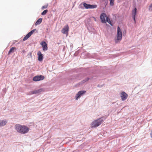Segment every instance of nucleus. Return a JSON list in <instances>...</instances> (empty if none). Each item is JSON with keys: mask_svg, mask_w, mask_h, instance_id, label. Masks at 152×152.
<instances>
[{"mask_svg": "<svg viewBox=\"0 0 152 152\" xmlns=\"http://www.w3.org/2000/svg\"><path fill=\"white\" fill-rule=\"evenodd\" d=\"M106 20L107 22L109 23L111 25H112V24L111 23V21H110V18H109L108 17H107L106 18Z\"/></svg>", "mask_w": 152, "mask_h": 152, "instance_id": "nucleus-18", "label": "nucleus"}, {"mask_svg": "<svg viewBox=\"0 0 152 152\" xmlns=\"http://www.w3.org/2000/svg\"><path fill=\"white\" fill-rule=\"evenodd\" d=\"M103 122V120L101 118L95 120L91 123V127L92 128L96 127L101 125Z\"/></svg>", "mask_w": 152, "mask_h": 152, "instance_id": "nucleus-2", "label": "nucleus"}, {"mask_svg": "<svg viewBox=\"0 0 152 152\" xmlns=\"http://www.w3.org/2000/svg\"><path fill=\"white\" fill-rule=\"evenodd\" d=\"M86 91H79L76 94V100H77L79 98H80V96L83 95V94L86 93Z\"/></svg>", "mask_w": 152, "mask_h": 152, "instance_id": "nucleus-11", "label": "nucleus"}, {"mask_svg": "<svg viewBox=\"0 0 152 152\" xmlns=\"http://www.w3.org/2000/svg\"><path fill=\"white\" fill-rule=\"evenodd\" d=\"M23 52H25V50H23Z\"/></svg>", "mask_w": 152, "mask_h": 152, "instance_id": "nucleus-24", "label": "nucleus"}, {"mask_svg": "<svg viewBox=\"0 0 152 152\" xmlns=\"http://www.w3.org/2000/svg\"><path fill=\"white\" fill-rule=\"evenodd\" d=\"M15 129L17 132L21 134H25L27 133L29 130L27 126L19 124H16L15 126Z\"/></svg>", "mask_w": 152, "mask_h": 152, "instance_id": "nucleus-1", "label": "nucleus"}, {"mask_svg": "<svg viewBox=\"0 0 152 152\" xmlns=\"http://www.w3.org/2000/svg\"><path fill=\"white\" fill-rule=\"evenodd\" d=\"M83 5L85 8L86 9H94L96 8L97 7V5H91L89 4H87L86 3H84Z\"/></svg>", "mask_w": 152, "mask_h": 152, "instance_id": "nucleus-5", "label": "nucleus"}, {"mask_svg": "<svg viewBox=\"0 0 152 152\" xmlns=\"http://www.w3.org/2000/svg\"><path fill=\"white\" fill-rule=\"evenodd\" d=\"M7 122V121L6 120H3L0 122V126H4L6 124Z\"/></svg>", "mask_w": 152, "mask_h": 152, "instance_id": "nucleus-15", "label": "nucleus"}, {"mask_svg": "<svg viewBox=\"0 0 152 152\" xmlns=\"http://www.w3.org/2000/svg\"><path fill=\"white\" fill-rule=\"evenodd\" d=\"M69 31V26L66 25L64 26L61 30V32L64 34H67Z\"/></svg>", "mask_w": 152, "mask_h": 152, "instance_id": "nucleus-9", "label": "nucleus"}, {"mask_svg": "<svg viewBox=\"0 0 152 152\" xmlns=\"http://www.w3.org/2000/svg\"><path fill=\"white\" fill-rule=\"evenodd\" d=\"M44 91V90L42 88H41L38 90H33L29 92V94H39L42 92Z\"/></svg>", "mask_w": 152, "mask_h": 152, "instance_id": "nucleus-8", "label": "nucleus"}, {"mask_svg": "<svg viewBox=\"0 0 152 152\" xmlns=\"http://www.w3.org/2000/svg\"><path fill=\"white\" fill-rule=\"evenodd\" d=\"M40 44L42 46L43 50L44 51H45L48 50L47 44L45 42H41Z\"/></svg>", "mask_w": 152, "mask_h": 152, "instance_id": "nucleus-12", "label": "nucleus"}, {"mask_svg": "<svg viewBox=\"0 0 152 152\" xmlns=\"http://www.w3.org/2000/svg\"><path fill=\"white\" fill-rule=\"evenodd\" d=\"M89 79V78H87L86 80V81H84V82H83V83H84L86 81H87Z\"/></svg>", "mask_w": 152, "mask_h": 152, "instance_id": "nucleus-22", "label": "nucleus"}, {"mask_svg": "<svg viewBox=\"0 0 152 152\" xmlns=\"http://www.w3.org/2000/svg\"><path fill=\"white\" fill-rule=\"evenodd\" d=\"M45 78L44 76L42 75H38L34 77L33 79V80L34 81H39L42 80Z\"/></svg>", "mask_w": 152, "mask_h": 152, "instance_id": "nucleus-4", "label": "nucleus"}, {"mask_svg": "<svg viewBox=\"0 0 152 152\" xmlns=\"http://www.w3.org/2000/svg\"><path fill=\"white\" fill-rule=\"evenodd\" d=\"M122 38V33L120 27L118 26L117 31V36L115 38V40L116 43H117L121 41Z\"/></svg>", "mask_w": 152, "mask_h": 152, "instance_id": "nucleus-3", "label": "nucleus"}, {"mask_svg": "<svg viewBox=\"0 0 152 152\" xmlns=\"http://www.w3.org/2000/svg\"><path fill=\"white\" fill-rule=\"evenodd\" d=\"M36 30V29H34L31 31L30 32L28 33L26 36L23 39V40L24 41L27 40L28 38Z\"/></svg>", "mask_w": 152, "mask_h": 152, "instance_id": "nucleus-6", "label": "nucleus"}, {"mask_svg": "<svg viewBox=\"0 0 152 152\" xmlns=\"http://www.w3.org/2000/svg\"><path fill=\"white\" fill-rule=\"evenodd\" d=\"M48 6V4H46L45 5L42 6V10H43L44 9L47 8Z\"/></svg>", "mask_w": 152, "mask_h": 152, "instance_id": "nucleus-20", "label": "nucleus"}, {"mask_svg": "<svg viewBox=\"0 0 152 152\" xmlns=\"http://www.w3.org/2000/svg\"><path fill=\"white\" fill-rule=\"evenodd\" d=\"M16 50V48L15 47H12L11 48L8 52V54L10 55L11 53L13 52L15 50Z\"/></svg>", "mask_w": 152, "mask_h": 152, "instance_id": "nucleus-17", "label": "nucleus"}, {"mask_svg": "<svg viewBox=\"0 0 152 152\" xmlns=\"http://www.w3.org/2000/svg\"><path fill=\"white\" fill-rule=\"evenodd\" d=\"M137 10V8H135L134 9L132 10V16L135 23V17L136 14Z\"/></svg>", "mask_w": 152, "mask_h": 152, "instance_id": "nucleus-14", "label": "nucleus"}, {"mask_svg": "<svg viewBox=\"0 0 152 152\" xmlns=\"http://www.w3.org/2000/svg\"><path fill=\"white\" fill-rule=\"evenodd\" d=\"M94 20H95V21H96V19L95 18H94Z\"/></svg>", "mask_w": 152, "mask_h": 152, "instance_id": "nucleus-23", "label": "nucleus"}, {"mask_svg": "<svg viewBox=\"0 0 152 152\" xmlns=\"http://www.w3.org/2000/svg\"><path fill=\"white\" fill-rule=\"evenodd\" d=\"M110 5L111 6H113L114 5V1L113 0L110 1Z\"/></svg>", "mask_w": 152, "mask_h": 152, "instance_id": "nucleus-21", "label": "nucleus"}, {"mask_svg": "<svg viewBox=\"0 0 152 152\" xmlns=\"http://www.w3.org/2000/svg\"><path fill=\"white\" fill-rule=\"evenodd\" d=\"M38 56V60L39 61H42L43 59V56L40 51H39L37 53Z\"/></svg>", "mask_w": 152, "mask_h": 152, "instance_id": "nucleus-13", "label": "nucleus"}, {"mask_svg": "<svg viewBox=\"0 0 152 152\" xmlns=\"http://www.w3.org/2000/svg\"><path fill=\"white\" fill-rule=\"evenodd\" d=\"M106 15L105 13H102L100 15V18L102 22L103 23H105L106 22L105 18H106Z\"/></svg>", "mask_w": 152, "mask_h": 152, "instance_id": "nucleus-7", "label": "nucleus"}, {"mask_svg": "<svg viewBox=\"0 0 152 152\" xmlns=\"http://www.w3.org/2000/svg\"><path fill=\"white\" fill-rule=\"evenodd\" d=\"M42 19L41 18H40L38 19L36 23H35V25L36 26H37L39 24L42 22Z\"/></svg>", "mask_w": 152, "mask_h": 152, "instance_id": "nucleus-16", "label": "nucleus"}, {"mask_svg": "<svg viewBox=\"0 0 152 152\" xmlns=\"http://www.w3.org/2000/svg\"><path fill=\"white\" fill-rule=\"evenodd\" d=\"M48 12V10H44L41 13L42 15H45Z\"/></svg>", "mask_w": 152, "mask_h": 152, "instance_id": "nucleus-19", "label": "nucleus"}, {"mask_svg": "<svg viewBox=\"0 0 152 152\" xmlns=\"http://www.w3.org/2000/svg\"><path fill=\"white\" fill-rule=\"evenodd\" d=\"M128 96V95L124 92H122L121 93V97L122 101L125 100Z\"/></svg>", "mask_w": 152, "mask_h": 152, "instance_id": "nucleus-10", "label": "nucleus"}]
</instances>
